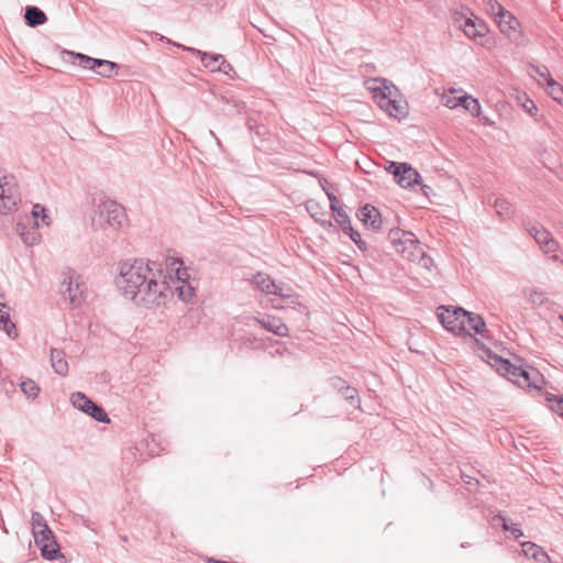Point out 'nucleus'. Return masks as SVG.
Returning a JSON list of instances; mask_svg holds the SVG:
<instances>
[{
    "label": "nucleus",
    "instance_id": "2f4dec72",
    "mask_svg": "<svg viewBox=\"0 0 563 563\" xmlns=\"http://www.w3.org/2000/svg\"><path fill=\"white\" fill-rule=\"evenodd\" d=\"M547 90L550 96L556 101H562L563 99V88L556 82L553 78L547 84Z\"/></svg>",
    "mask_w": 563,
    "mask_h": 563
},
{
    "label": "nucleus",
    "instance_id": "f03ea898",
    "mask_svg": "<svg viewBox=\"0 0 563 563\" xmlns=\"http://www.w3.org/2000/svg\"><path fill=\"white\" fill-rule=\"evenodd\" d=\"M494 361L497 372L519 387H533L536 389L542 388L544 378L541 373L533 367L525 366L521 364V360H518L520 364L511 363L510 361L499 356H495Z\"/></svg>",
    "mask_w": 563,
    "mask_h": 563
},
{
    "label": "nucleus",
    "instance_id": "a18cd8bd",
    "mask_svg": "<svg viewBox=\"0 0 563 563\" xmlns=\"http://www.w3.org/2000/svg\"><path fill=\"white\" fill-rule=\"evenodd\" d=\"M462 479L467 485H473V484L478 485V481L472 476L462 475Z\"/></svg>",
    "mask_w": 563,
    "mask_h": 563
},
{
    "label": "nucleus",
    "instance_id": "6ab92c4d",
    "mask_svg": "<svg viewBox=\"0 0 563 563\" xmlns=\"http://www.w3.org/2000/svg\"><path fill=\"white\" fill-rule=\"evenodd\" d=\"M252 283L265 294L284 296L283 288L276 285L275 280L271 278V276L264 273H257L254 275Z\"/></svg>",
    "mask_w": 563,
    "mask_h": 563
},
{
    "label": "nucleus",
    "instance_id": "4468645a",
    "mask_svg": "<svg viewBox=\"0 0 563 563\" xmlns=\"http://www.w3.org/2000/svg\"><path fill=\"white\" fill-rule=\"evenodd\" d=\"M19 200L20 196L15 185L10 184L7 177L0 178V212L12 211Z\"/></svg>",
    "mask_w": 563,
    "mask_h": 563
},
{
    "label": "nucleus",
    "instance_id": "9b49d317",
    "mask_svg": "<svg viewBox=\"0 0 563 563\" xmlns=\"http://www.w3.org/2000/svg\"><path fill=\"white\" fill-rule=\"evenodd\" d=\"M389 170L395 176L397 184L402 188H408L419 183V173L407 163L393 162Z\"/></svg>",
    "mask_w": 563,
    "mask_h": 563
},
{
    "label": "nucleus",
    "instance_id": "a211bd4d",
    "mask_svg": "<svg viewBox=\"0 0 563 563\" xmlns=\"http://www.w3.org/2000/svg\"><path fill=\"white\" fill-rule=\"evenodd\" d=\"M463 335H471V331H474L485 336L487 332L486 323L479 314L466 311V316L463 317Z\"/></svg>",
    "mask_w": 563,
    "mask_h": 563
},
{
    "label": "nucleus",
    "instance_id": "58836bf2",
    "mask_svg": "<svg viewBox=\"0 0 563 563\" xmlns=\"http://www.w3.org/2000/svg\"><path fill=\"white\" fill-rule=\"evenodd\" d=\"M503 528L505 530L510 531L516 539H518V538H520L522 536V531L516 525H512L511 527H508V525L506 522H504Z\"/></svg>",
    "mask_w": 563,
    "mask_h": 563
},
{
    "label": "nucleus",
    "instance_id": "49530a36",
    "mask_svg": "<svg viewBox=\"0 0 563 563\" xmlns=\"http://www.w3.org/2000/svg\"><path fill=\"white\" fill-rule=\"evenodd\" d=\"M470 96L468 95H464V96H461V97H457L456 101H457V106H462L465 104L467 102L466 98H468Z\"/></svg>",
    "mask_w": 563,
    "mask_h": 563
},
{
    "label": "nucleus",
    "instance_id": "39448f33",
    "mask_svg": "<svg viewBox=\"0 0 563 563\" xmlns=\"http://www.w3.org/2000/svg\"><path fill=\"white\" fill-rule=\"evenodd\" d=\"M390 89L387 86L373 88V97L377 100L379 107L390 117L400 119L407 114L406 103L390 98Z\"/></svg>",
    "mask_w": 563,
    "mask_h": 563
},
{
    "label": "nucleus",
    "instance_id": "2eb2a0df",
    "mask_svg": "<svg viewBox=\"0 0 563 563\" xmlns=\"http://www.w3.org/2000/svg\"><path fill=\"white\" fill-rule=\"evenodd\" d=\"M495 21L501 33L511 41H518L520 37V31L518 30L520 23L511 12L506 10L499 18H496Z\"/></svg>",
    "mask_w": 563,
    "mask_h": 563
},
{
    "label": "nucleus",
    "instance_id": "6e6552de",
    "mask_svg": "<svg viewBox=\"0 0 563 563\" xmlns=\"http://www.w3.org/2000/svg\"><path fill=\"white\" fill-rule=\"evenodd\" d=\"M70 401L75 408L89 415L95 420L109 423L110 419L102 407L93 402L85 394L77 391L71 394Z\"/></svg>",
    "mask_w": 563,
    "mask_h": 563
},
{
    "label": "nucleus",
    "instance_id": "4be33fe9",
    "mask_svg": "<svg viewBox=\"0 0 563 563\" xmlns=\"http://www.w3.org/2000/svg\"><path fill=\"white\" fill-rule=\"evenodd\" d=\"M51 363L56 374L60 376H66L68 374V363L66 361V354L63 350H51Z\"/></svg>",
    "mask_w": 563,
    "mask_h": 563
},
{
    "label": "nucleus",
    "instance_id": "4c0bfd02",
    "mask_svg": "<svg viewBox=\"0 0 563 563\" xmlns=\"http://www.w3.org/2000/svg\"><path fill=\"white\" fill-rule=\"evenodd\" d=\"M329 383L330 386L338 393H341L347 384L344 379L338 376L330 378Z\"/></svg>",
    "mask_w": 563,
    "mask_h": 563
},
{
    "label": "nucleus",
    "instance_id": "c756f323",
    "mask_svg": "<svg viewBox=\"0 0 563 563\" xmlns=\"http://www.w3.org/2000/svg\"><path fill=\"white\" fill-rule=\"evenodd\" d=\"M31 523H32L33 536L35 534V532H38L41 530L46 531V532H47V530H49V527L47 526L46 520L37 511L32 512Z\"/></svg>",
    "mask_w": 563,
    "mask_h": 563
},
{
    "label": "nucleus",
    "instance_id": "cd10ccee",
    "mask_svg": "<svg viewBox=\"0 0 563 563\" xmlns=\"http://www.w3.org/2000/svg\"><path fill=\"white\" fill-rule=\"evenodd\" d=\"M22 393L31 399H35L40 394V387L38 385L30 378H25L20 384Z\"/></svg>",
    "mask_w": 563,
    "mask_h": 563
},
{
    "label": "nucleus",
    "instance_id": "423d86ee",
    "mask_svg": "<svg viewBox=\"0 0 563 563\" xmlns=\"http://www.w3.org/2000/svg\"><path fill=\"white\" fill-rule=\"evenodd\" d=\"M60 294L73 308L79 307L85 299V285L79 280V276L70 273L60 285Z\"/></svg>",
    "mask_w": 563,
    "mask_h": 563
},
{
    "label": "nucleus",
    "instance_id": "412c9836",
    "mask_svg": "<svg viewBox=\"0 0 563 563\" xmlns=\"http://www.w3.org/2000/svg\"><path fill=\"white\" fill-rule=\"evenodd\" d=\"M523 554L532 559L536 563H549L550 558L545 551L538 544L527 541L521 544Z\"/></svg>",
    "mask_w": 563,
    "mask_h": 563
},
{
    "label": "nucleus",
    "instance_id": "ddd939ff",
    "mask_svg": "<svg viewBox=\"0 0 563 563\" xmlns=\"http://www.w3.org/2000/svg\"><path fill=\"white\" fill-rule=\"evenodd\" d=\"M35 544L41 549V554L46 560H55L59 552V547L55 540L52 530L35 532Z\"/></svg>",
    "mask_w": 563,
    "mask_h": 563
},
{
    "label": "nucleus",
    "instance_id": "7ed1b4c3",
    "mask_svg": "<svg viewBox=\"0 0 563 563\" xmlns=\"http://www.w3.org/2000/svg\"><path fill=\"white\" fill-rule=\"evenodd\" d=\"M126 220L125 210L120 203L109 198H101L97 203L91 222L96 230H103L107 227L119 230Z\"/></svg>",
    "mask_w": 563,
    "mask_h": 563
},
{
    "label": "nucleus",
    "instance_id": "e433bc0d",
    "mask_svg": "<svg viewBox=\"0 0 563 563\" xmlns=\"http://www.w3.org/2000/svg\"><path fill=\"white\" fill-rule=\"evenodd\" d=\"M40 212L43 213L42 220L45 221L46 214L45 209L41 207L40 205H35L32 210V219H27V222H32V224L38 225L37 218L40 216Z\"/></svg>",
    "mask_w": 563,
    "mask_h": 563
},
{
    "label": "nucleus",
    "instance_id": "a19ab883",
    "mask_svg": "<svg viewBox=\"0 0 563 563\" xmlns=\"http://www.w3.org/2000/svg\"><path fill=\"white\" fill-rule=\"evenodd\" d=\"M522 106L525 110L530 114H534L538 111V108L532 100L528 99Z\"/></svg>",
    "mask_w": 563,
    "mask_h": 563
},
{
    "label": "nucleus",
    "instance_id": "bb28decb",
    "mask_svg": "<svg viewBox=\"0 0 563 563\" xmlns=\"http://www.w3.org/2000/svg\"><path fill=\"white\" fill-rule=\"evenodd\" d=\"M523 294L528 302H530L532 307H540L547 300L545 294L541 291L539 288H526L523 289Z\"/></svg>",
    "mask_w": 563,
    "mask_h": 563
},
{
    "label": "nucleus",
    "instance_id": "9d476101",
    "mask_svg": "<svg viewBox=\"0 0 563 563\" xmlns=\"http://www.w3.org/2000/svg\"><path fill=\"white\" fill-rule=\"evenodd\" d=\"M71 54L79 59V65L81 67L95 70L97 74L106 78H111L118 68V64L111 60L92 58L80 53Z\"/></svg>",
    "mask_w": 563,
    "mask_h": 563
},
{
    "label": "nucleus",
    "instance_id": "473e14b6",
    "mask_svg": "<svg viewBox=\"0 0 563 563\" xmlns=\"http://www.w3.org/2000/svg\"><path fill=\"white\" fill-rule=\"evenodd\" d=\"M495 209H496V212L501 216V217H510L512 211H511V205L509 201H507L506 199H503V198H498L495 200V205H494Z\"/></svg>",
    "mask_w": 563,
    "mask_h": 563
},
{
    "label": "nucleus",
    "instance_id": "de8ad7c7",
    "mask_svg": "<svg viewBox=\"0 0 563 563\" xmlns=\"http://www.w3.org/2000/svg\"><path fill=\"white\" fill-rule=\"evenodd\" d=\"M209 133H210V135H211L212 137H214V139H216L217 144H218L219 146H221V145H222V144H221V141L217 137V135L214 134V132H213L212 130H210V131H209Z\"/></svg>",
    "mask_w": 563,
    "mask_h": 563
},
{
    "label": "nucleus",
    "instance_id": "393cba45",
    "mask_svg": "<svg viewBox=\"0 0 563 563\" xmlns=\"http://www.w3.org/2000/svg\"><path fill=\"white\" fill-rule=\"evenodd\" d=\"M0 328L11 338L18 336L15 324L11 321L9 309L4 303L0 302Z\"/></svg>",
    "mask_w": 563,
    "mask_h": 563
},
{
    "label": "nucleus",
    "instance_id": "f8f14e48",
    "mask_svg": "<svg viewBox=\"0 0 563 563\" xmlns=\"http://www.w3.org/2000/svg\"><path fill=\"white\" fill-rule=\"evenodd\" d=\"M528 232L534 239L547 254H553L552 258L558 260L555 252L558 251V242L551 236V233L545 230L542 225L533 224L528 228Z\"/></svg>",
    "mask_w": 563,
    "mask_h": 563
},
{
    "label": "nucleus",
    "instance_id": "ea45409f",
    "mask_svg": "<svg viewBox=\"0 0 563 563\" xmlns=\"http://www.w3.org/2000/svg\"><path fill=\"white\" fill-rule=\"evenodd\" d=\"M329 200H330V207L333 211V216L336 213V211L343 210V208L338 207V199L333 194H328Z\"/></svg>",
    "mask_w": 563,
    "mask_h": 563
},
{
    "label": "nucleus",
    "instance_id": "f257e3e1",
    "mask_svg": "<svg viewBox=\"0 0 563 563\" xmlns=\"http://www.w3.org/2000/svg\"><path fill=\"white\" fill-rule=\"evenodd\" d=\"M115 283L122 295L137 306L151 308L165 303L168 286L155 262L134 260L121 263Z\"/></svg>",
    "mask_w": 563,
    "mask_h": 563
},
{
    "label": "nucleus",
    "instance_id": "f704fd0d",
    "mask_svg": "<svg viewBox=\"0 0 563 563\" xmlns=\"http://www.w3.org/2000/svg\"><path fill=\"white\" fill-rule=\"evenodd\" d=\"M531 68L534 71V74L539 77V84H542V80H544L547 85L550 81V79H552V76L547 66H531Z\"/></svg>",
    "mask_w": 563,
    "mask_h": 563
},
{
    "label": "nucleus",
    "instance_id": "09e8293b",
    "mask_svg": "<svg viewBox=\"0 0 563 563\" xmlns=\"http://www.w3.org/2000/svg\"><path fill=\"white\" fill-rule=\"evenodd\" d=\"M209 562L210 563H232V562L220 561V560H216V559H209Z\"/></svg>",
    "mask_w": 563,
    "mask_h": 563
},
{
    "label": "nucleus",
    "instance_id": "c03bdc74",
    "mask_svg": "<svg viewBox=\"0 0 563 563\" xmlns=\"http://www.w3.org/2000/svg\"><path fill=\"white\" fill-rule=\"evenodd\" d=\"M457 97H449L446 98L445 100V106L450 109H454L457 107V101H456Z\"/></svg>",
    "mask_w": 563,
    "mask_h": 563
},
{
    "label": "nucleus",
    "instance_id": "37998d69",
    "mask_svg": "<svg viewBox=\"0 0 563 563\" xmlns=\"http://www.w3.org/2000/svg\"><path fill=\"white\" fill-rule=\"evenodd\" d=\"M551 408L563 417V398L555 399V404Z\"/></svg>",
    "mask_w": 563,
    "mask_h": 563
},
{
    "label": "nucleus",
    "instance_id": "0eeeda50",
    "mask_svg": "<svg viewBox=\"0 0 563 563\" xmlns=\"http://www.w3.org/2000/svg\"><path fill=\"white\" fill-rule=\"evenodd\" d=\"M438 317L442 325L457 335H463V317L466 316V310L461 307H444L441 306Z\"/></svg>",
    "mask_w": 563,
    "mask_h": 563
},
{
    "label": "nucleus",
    "instance_id": "1a4fd4ad",
    "mask_svg": "<svg viewBox=\"0 0 563 563\" xmlns=\"http://www.w3.org/2000/svg\"><path fill=\"white\" fill-rule=\"evenodd\" d=\"M177 47L183 48L184 51L190 52L195 55H198L201 59V63L206 68H209L211 71H221L224 74H229V71L232 69L231 64H229L224 57L220 54H210L207 52L199 51L194 47H188L181 44H176Z\"/></svg>",
    "mask_w": 563,
    "mask_h": 563
},
{
    "label": "nucleus",
    "instance_id": "a878e982",
    "mask_svg": "<svg viewBox=\"0 0 563 563\" xmlns=\"http://www.w3.org/2000/svg\"><path fill=\"white\" fill-rule=\"evenodd\" d=\"M176 274H177V279L183 283L181 286L177 287L179 297L184 301H188L194 296V288L185 282L186 278L188 277V274L185 269L181 271L179 268L176 269Z\"/></svg>",
    "mask_w": 563,
    "mask_h": 563
},
{
    "label": "nucleus",
    "instance_id": "aec40b11",
    "mask_svg": "<svg viewBox=\"0 0 563 563\" xmlns=\"http://www.w3.org/2000/svg\"><path fill=\"white\" fill-rule=\"evenodd\" d=\"M255 320L261 324L262 328L278 336L288 335V327L282 321L280 318L265 316L263 318H255Z\"/></svg>",
    "mask_w": 563,
    "mask_h": 563
},
{
    "label": "nucleus",
    "instance_id": "dca6fc26",
    "mask_svg": "<svg viewBox=\"0 0 563 563\" xmlns=\"http://www.w3.org/2000/svg\"><path fill=\"white\" fill-rule=\"evenodd\" d=\"M334 220L362 252L366 251V243L362 240L361 234L353 229L351 220L344 210L336 211Z\"/></svg>",
    "mask_w": 563,
    "mask_h": 563
},
{
    "label": "nucleus",
    "instance_id": "f3484780",
    "mask_svg": "<svg viewBox=\"0 0 563 563\" xmlns=\"http://www.w3.org/2000/svg\"><path fill=\"white\" fill-rule=\"evenodd\" d=\"M358 219L367 227L373 229L374 231H378L382 228V217L374 206L372 205H365L358 210L357 213Z\"/></svg>",
    "mask_w": 563,
    "mask_h": 563
},
{
    "label": "nucleus",
    "instance_id": "c85d7f7f",
    "mask_svg": "<svg viewBox=\"0 0 563 563\" xmlns=\"http://www.w3.org/2000/svg\"><path fill=\"white\" fill-rule=\"evenodd\" d=\"M485 11L494 19L499 18L506 9L497 0H483Z\"/></svg>",
    "mask_w": 563,
    "mask_h": 563
},
{
    "label": "nucleus",
    "instance_id": "b1692460",
    "mask_svg": "<svg viewBox=\"0 0 563 563\" xmlns=\"http://www.w3.org/2000/svg\"><path fill=\"white\" fill-rule=\"evenodd\" d=\"M24 20L29 26L35 27L44 24L47 21V18L41 9L30 5L25 8Z\"/></svg>",
    "mask_w": 563,
    "mask_h": 563
},
{
    "label": "nucleus",
    "instance_id": "20e7f679",
    "mask_svg": "<svg viewBox=\"0 0 563 563\" xmlns=\"http://www.w3.org/2000/svg\"><path fill=\"white\" fill-rule=\"evenodd\" d=\"M388 240L404 258L416 262L422 254V247L415 234L400 229H391L388 233Z\"/></svg>",
    "mask_w": 563,
    "mask_h": 563
},
{
    "label": "nucleus",
    "instance_id": "7c9ffc66",
    "mask_svg": "<svg viewBox=\"0 0 563 563\" xmlns=\"http://www.w3.org/2000/svg\"><path fill=\"white\" fill-rule=\"evenodd\" d=\"M340 394L350 405L358 407L360 399L358 391L356 390V388L346 384V386Z\"/></svg>",
    "mask_w": 563,
    "mask_h": 563
},
{
    "label": "nucleus",
    "instance_id": "79ce46f5",
    "mask_svg": "<svg viewBox=\"0 0 563 563\" xmlns=\"http://www.w3.org/2000/svg\"><path fill=\"white\" fill-rule=\"evenodd\" d=\"M417 261H419L420 263H422V265H423L426 268H430V266L432 265V262H433V261H432V258H431V257H429V256H427V255L424 254V252H423V251H422L421 256H420Z\"/></svg>",
    "mask_w": 563,
    "mask_h": 563
},
{
    "label": "nucleus",
    "instance_id": "72a5a7b5",
    "mask_svg": "<svg viewBox=\"0 0 563 563\" xmlns=\"http://www.w3.org/2000/svg\"><path fill=\"white\" fill-rule=\"evenodd\" d=\"M467 102L463 104V108L468 111L473 117H478L481 113V104L477 99L470 96L466 98Z\"/></svg>",
    "mask_w": 563,
    "mask_h": 563
},
{
    "label": "nucleus",
    "instance_id": "5701e85b",
    "mask_svg": "<svg viewBox=\"0 0 563 563\" xmlns=\"http://www.w3.org/2000/svg\"><path fill=\"white\" fill-rule=\"evenodd\" d=\"M38 225L32 224L31 228L26 229V225L22 222L18 223L16 230L26 245H35L40 242L41 234L37 229Z\"/></svg>",
    "mask_w": 563,
    "mask_h": 563
},
{
    "label": "nucleus",
    "instance_id": "8fccbe9b",
    "mask_svg": "<svg viewBox=\"0 0 563 563\" xmlns=\"http://www.w3.org/2000/svg\"><path fill=\"white\" fill-rule=\"evenodd\" d=\"M321 225L324 228H327V227L330 228V227H332V223H331V221H321Z\"/></svg>",
    "mask_w": 563,
    "mask_h": 563
},
{
    "label": "nucleus",
    "instance_id": "c9c22d12",
    "mask_svg": "<svg viewBox=\"0 0 563 563\" xmlns=\"http://www.w3.org/2000/svg\"><path fill=\"white\" fill-rule=\"evenodd\" d=\"M464 33L470 37H476L483 35V33L476 30L474 22L472 19L466 18L464 23Z\"/></svg>",
    "mask_w": 563,
    "mask_h": 563
}]
</instances>
